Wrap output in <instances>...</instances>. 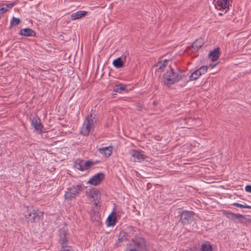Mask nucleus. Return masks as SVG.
<instances>
[{
	"instance_id": "nucleus-1",
	"label": "nucleus",
	"mask_w": 251,
	"mask_h": 251,
	"mask_svg": "<svg viewBox=\"0 0 251 251\" xmlns=\"http://www.w3.org/2000/svg\"><path fill=\"white\" fill-rule=\"evenodd\" d=\"M185 71L177 70L175 71L170 67V71H168L163 75V83L165 85L170 87L171 85L177 82L181 79L185 78Z\"/></svg>"
},
{
	"instance_id": "nucleus-2",
	"label": "nucleus",
	"mask_w": 251,
	"mask_h": 251,
	"mask_svg": "<svg viewBox=\"0 0 251 251\" xmlns=\"http://www.w3.org/2000/svg\"><path fill=\"white\" fill-rule=\"evenodd\" d=\"M23 214L28 222L33 223L39 222L43 217L44 213L38 209H33L31 206H26L24 207Z\"/></svg>"
},
{
	"instance_id": "nucleus-3",
	"label": "nucleus",
	"mask_w": 251,
	"mask_h": 251,
	"mask_svg": "<svg viewBox=\"0 0 251 251\" xmlns=\"http://www.w3.org/2000/svg\"><path fill=\"white\" fill-rule=\"evenodd\" d=\"M92 112L93 110H91L90 114L86 117L80 131V133L84 136H88L94 127L93 120L95 119V116H93Z\"/></svg>"
},
{
	"instance_id": "nucleus-4",
	"label": "nucleus",
	"mask_w": 251,
	"mask_h": 251,
	"mask_svg": "<svg viewBox=\"0 0 251 251\" xmlns=\"http://www.w3.org/2000/svg\"><path fill=\"white\" fill-rule=\"evenodd\" d=\"M83 190V185H73L68 188L64 194L65 199L66 200H72L75 199L76 196Z\"/></svg>"
},
{
	"instance_id": "nucleus-5",
	"label": "nucleus",
	"mask_w": 251,
	"mask_h": 251,
	"mask_svg": "<svg viewBox=\"0 0 251 251\" xmlns=\"http://www.w3.org/2000/svg\"><path fill=\"white\" fill-rule=\"evenodd\" d=\"M195 214L193 211L182 210L179 213V222L183 225L190 224L193 221Z\"/></svg>"
},
{
	"instance_id": "nucleus-6",
	"label": "nucleus",
	"mask_w": 251,
	"mask_h": 251,
	"mask_svg": "<svg viewBox=\"0 0 251 251\" xmlns=\"http://www.w3.org/2000/svg\"><path fill=\"white\" fill-rule=\"evenodd\" d=\"M58 232L59 236V243L61 246L67 245L68 240L66 236L68 234V229L66 224L62 228L59 229Z\"/></svg>"
},
{
	"instance_id": "nucleus-7",
	"label": "nucleus",
	"mask_w": 251,
	"mask_h": 251,
	"mask_svg": "<svg viewBox=\"0 0 251 251\" xmlns=\"http://www.w3.org/2000/svg\"><path fill=\"white\" fill-rule=\"evenodd\" d=\"M30 120L31 125L34 127L35 130L37 131V132L39 134L42 133L44 126L41 123L40 119L37 116H34L32 118H30Z\"/></svg>"
},
{
	"instance_id": "nucleus-8",
	"label": "nucleus",
	"mask_w": 251,
	"mask_h": 251,
	"mask_svg": "<svg viewBox=\"0 0 251 251\" xmlns=\"http://www.w3.org/2000/svg\"><path fill=\"white\" fill-rule=\"evenodd\" d=\"M105 175L103 173H99L90 178L88 181V183L97 186L100 184L104 179Z\"/></svg>"
},
{
	"instance_id": "nucleus-9",
	"label": "nucleus",
	"mask_w": 251,
	"mask_h": 251,
	"mask_svg": "<svg viewBox=\"0 0 251 251\" xmlns=\"http://www.w3.org/2000/svg\"><path fill=\"white\" fill-rule=\"evenodd\" d=\"M130 154L135 158L134 161L141 162L145 159V156L140 151L132 150Z\"/></svg>"
},
{
	"instance_id": "nucleus-10",
	"label": "nucleus",
	"mask_w": 251,
	"mask_h": 251,
	"mask_svg": "<svg viewBox=\"0 0 251 251\" xmlns=\"http://www.w3.org/2000/svg\"><path fill=\"white\" fill-rule=\"evenodd\" d=\"M220 54V48H217L210 51L208 56L212 62H215L219 58Z\"/></svg>"
},
{
	"instance_id": "nucleus-11",
	"label": "nucleus",
	"mask_w": 251,
	"mask_h": 251,
	"mask_svg": "<svg viewBox=\"0 0 251 251\" xmlns=\"http://www.w3.org/2000/svg\"><path fill=\"white\" fill-rule=\"evenodd\" d=\"M19 34L25 36H35L36 33L32 29L30 28H25L21 29L19 33Z\"/></svg>"
},
{
	"instance_id": "nucleus-12",
	"label": "nucleus",
	"mask_w": 251,
	"mask_h": 251,
	"mask_svg": "<svg viewBox=\"0 0 251 251\" xmlns=\"http://www.w3.org/2000/svg\"><path fill=\"white\" fill-rule=\"evenodd\" d=\"M113 147L112 146H109L102 148H99L98 151L99 152L105 157L110 156L112 152Z\"/></svg>"
},
{
	"instance_id": "nucleus-13",
	"label": "nucleus",
	"mask_w": 251,
	"mask_h": 251,
	"mask_svg": "<svg viewBox=\"0 0 251 251\" xmlns=\"http://www.w3.org/2000/svg\"><path fill=\"white\" fill-rule=\"evenodd\" d=\"M223 214L229 219L232 220L235 223H238V214H235L231 212L225 210Z\"/></svg>"
},
{
	"instance_id": "nucleus-14",
	"label": "nucleus",
	"mask_w": 251,
	"mask_h": 251,
	"mask_svg": "<svg viewBox=\"0 0 251 251\" xmlns=\"http://www.w3.org/2000/svg\"><path fill=\"white\" fill-rule=\"evenodd\" d=\"M232 2V0H218L217 5L220 6L222 9H225L229 7Z\"/></svg>"
},
{
	"instance_id": "nucleus-15",
	"label": "nucleus",
	"mask_w": 251,
	"mask_h": 251,
	"mask_svg": "<svg viewBox=\"0 0 251 251\" xmlns=\"http://www.w3.org/2000/svg\"><path fill=\"white\" fill-rule=\"evenodd\" d=\"M169 61V60L167 59L164 60L163 61H159L156 64V67H158L157 71L159 73L163 72L165 68L167 66Z\"/></svg>"
},
{
	"instance_id": "nucleus-16",
	"label": "nucleus",
	"mask_w": 251,
	"mask_h": 251,
	"mask_svg": "<svg viewBox=\"0 0 251 251\" xmlns=\"http://www.w3.org/2000/svg\"><path fill=\"white\" fill-rule=\"evenodd\" d=\"M204 41L201 38H199L196 40L192 45V47L195 49V50L198 51L203 45Z\"/></svg>"
},
{
	"instance_id": "nucleus-17",
	"label": "nucleus",
	"mask_w": 251,
	"mask_h": 251,
	"mask_svg": "<svg viewBox=\"0 0 251 251\" xmlns=\"http://www.w3.org/2000/svg\"><path fill=\"white\" fill-rule=\"evenodd\" d=\"M87 12L85 11H79L75 13L71 14V19L73 20H75L77 19H80L86 15Z\"/></svg>"
},
{
	"instance_id": "nucleus-18",
	"label": "nucleus",
	"mask_w": 251,
	"mask_h": 251,
	"mask_svg": "<svg viewBox=\"0 0 251 251\" xmlns=\"http://www.w3.org/2000/svg\"><path fill=\"white\" fill-rule=\"evenodd\" d=\"M113 91L115 92L122 93L124 91H127L126 86L123 83L116 84L114 87Z\"/></svg>"
},
{
	"instance_id": "nucleus-19",
	"label": "nucleus",
	"mask_w": 251,
	"mask_h": 251,
	"mask_svg": "<svg viewBox=\"0 0 251 251\" xmlns=\"http://www.w3.org/2000/svg\"><path fill=\"white\" fill-rule=\"evenodd\" d=\"M134 243V245L138 248L143 247L146 245L144 239L141 237H138L135 240H132Z\"/></svg>"
},
{
	"instance_id": "nucleus-20",
	"label": "nucleus",
	"mask_w": 251,
	"mask_h": 251,
	"mask_svg": "<svg viewBox=\"0 0 251 251\" xmlns=\"http://www.w3.org/2000/svg\"><path fill=\"white\" fill-rule=\"evenodd\" d=\"M107 221L108 222V226H114L116 222V214L112 212L110 215H109L107 218Z\"/></svg>"
},
{
	"instance_id": "nucleus-21",
	"label": "nucleus",
	"mask_w": 251,
	"mask_h": 251,
	"mask_svg": "<svg viewBox=\"0 0 251 251\" xmlns=\"http://www.w3.org/2000/svg\"><path fill=\"white\" fill-rule=\"evenodd\" d=\"M238 223L244 224H248L251 223V219L247 218L245 216L238 214Z\"/></svg>"
},
{
	"instance_id": "nucleus-22",
	"label": "nucleus",
	"mask_w": 251,
	"mask_h": 251,
	"mask_svg": "<svg viewBox=\"0 0 251 251\" xmlns=\"http://www.w3.org/2000/svg\"><path fill=\"white\" fill-rule=\"evenodd\" d=\"M125 64V63L119 57L114 59L113 61V66L118 69L123 67Z\"/></svg>"
},
{
	"instance_id": "nucleus-23",
	"label": "nucleus",
	"mask_w": 251,
	"mask_h": 251,
	"mask_svg": "<svg viewBox=\"0 0 251 251\" xmlns=\"http://www.w3.org/2000/svg\"><path fill=\"white\" fill-rule=\"evenodd\" d=\"M100 163L99 161H93L92 160H87L84 163V169L87 170L90 169L92 166Z\"/></svg>"
},
{
	"instance_id": "nucleus-24",
	"label": "nucleus",
	"mask_w": 251,
	"mask_h": 251,
	"mask_svg": "<svg viewBox=\"0 0 251 251\" xmlns=\"http://www.w3.org/2000/svg\"><path fill=\"white\" fill-rule=\"evenodd\" d=\"M201 73H199L198 70L195 71L190 76L189 80H194L197 79L201 76Z\"/></svg>"
},
{
	"instance_id": "nucleus-25",
	"label": "nucleus",
	"mask_w": 251,
	"mask_h": 251,
	"mask_svg": "<svg viewBox=\"0 0 251 251\" xmlns=\"http://www.w3.org/2000/svg\"><path fill=\"white\" fill-rule=\"evenodd\" d=\"M99 193V191L98 190V189L94 188L93 189H91L89 190L88 194H89V195L90 196H91V198L94 199L97 197Z\"/></svg>"
},
{
	"instance_id": "nucleus-26",
	"label": "nucleus",
	"mask_w": 251,
	"mask_h": 251,
	"mask_svg": "<svg viewBox=\"0 0 251 251\" xmlns=\"http://www.w3.org/2000/svg\"><path fill=\"white\" fill-rule=\"evenodd\" d=\"M20 23L21 20L20 19L13 17L11 20L10 25L11 26H16L18 25Z\"/></svg>"
},
{
	"instance_id": "nucleus-27",
	"label": "nucleus",
	"mask_w": 251,
	"mask_h": 251,
	"mask_svg": "<svg viewBox=\"0 0 251 251\" xmlns=\"http://www.w3.org/2000/svg\"><path fill=\"white\" fill-rule=\"evenodd\" d=\"M81 162H82V160H80L79 162H75L74 165V167L78 170L83 171L85 170L84 165L82 166L81 163Z\"/></svg>"
},
{
	"instance_id": "nucleus-28",
	"label": "nucleus",
	"mask_w": 251,
	"mask_h": 251,
	"mask_svg": "<svg viewBox=\"0 0 251 251\" xmlns=\"http://www.w3.org/2000/svg\"><path fill=\"white\" fill-rule=\"evenodd\" d=\"M201 251H212L211 245L206 244H203L201 246Z\"/></svg>"
},
{
	"instance_id": "nucleus-29",
	"label": "nucleus",
	"mask_w": 251,
	"mask_h": 251,
	"mask_svg": "<svg viewBox=\"0 0 251 251\" xmlns=\"http://www.w3.org/2000/svg\"><path fill=\"white\" fill-rule=\"evenodd\" d=\"M232 205L235 206L240 207V208H245L251 209V206L247 205L246 204H240V203H239L237 202H235Z\"/></svg>"
},
{
	"instance_id": "nucleus-30",
	"label": "nucleus",
	"mask_w": 251,
	"mask_h": 251,
	"mask_svg": "<svg viewBox=\"0 0 251 251\" xmlns=\"http://www.w3.org/2000/svg\"><path fill=\"white\" fill-rule=\"evenodd\" d=\"M127 240V239L125 235V233H121L118 239V242L121 243L125 240L126 241Z\"/></svg>"
},
{
	"instance_id": "nucleus-31",
	"label": "nucleus",
	"mask_w": 251,
	"mask_h": 251,
	"mask_svg": "<svg viewBox=\"0 0 251 251\" xmlns=\"http://www.w3.org/2000/svg\"><path fill=\"white\" fill-rule=\"evenodd\" d=\"M129 56V52L127 51L124 52L122 55L121 57H119L122 60L124 61V63H126V61L127 58Z\"/></svg>"
},
{
	"instance_id": "nucleus-32",
	"label": "nucleus",
	"mask_w": 251,
	"mask_h": 251,
	"mask_svg": "<svg viewBox=\"0 0 251 251\" xmlns=\"http://www.w3.org/2000/svg\"><path fill=\"white\" fill-rule=\"evenodd\" d=\"M60 251H73V250L71 246H68L67 245H64L61 246Z\"/></svg>"
},
{
	"instance_id": "nucleus-33",
	"label": "nucleus",
	"mask_w": 251,
	"mask_h": 251,
	"mask_svg": "<svg viewBox=\"0 0 251 251\" xmlns=\"http://www.w3.org/2000/svg\"><path fill=\"white\" fill-rule=\"evenodd\" d=\"M208 69V67L206 66H203L201 67L200 68L197 69L199 73H201V75L205 74Z\"/></svg>"
},
{
	"instance_id": "nucleus-34",
	"label": "nucleus",
	"mask_w": 251,
	"mask_h": 251,
	"mask_svg": "<svg viewBox=\"0 0 251 251\" xmlns=\"http://www.w3.org/2000/svg\"><path fill=\"white\" fill-rule=\"evenodd\" d=\"M7 11V9L5 7V5L0 4V14L4 13Z\"/></svg>"
},
{
	"instance_id": "nucleus-35",
	"label": "nucleus",
	"mask_w": 251,
	"mask_h": 251,
	"mask_svg": "<svg viewBox=\"0 0 251 251\" xmlns=\"http://www.w3.org/2000/svg\"><path fill=\"white\" fill-rule=\"evenodd\" d=\"M15 4L14 2L11 3L9 4H4L5 5V7L8 10V9L11 8Z\"/></svg>"
},
{
	"instance_id": "nucleus-36",
	"label": "nucleus",
	"mask_w": 251,
	"mask_h": 251,
	"mask_svg": "<svg viewBox=\"0 0 251 251\" xmlns=\"http://www.w3.org/2000/svg\"><path fill=\"white\" fill-rule=\"evenodd\" d=\"M245 190L248 192L251 193V185H247L245 187Z\"/></svg>"
},
{
	"instance_id": "nucleus-37",
	"label": "nucleus",
	"mask_w": 251,
	"mask_h": 251,
	"mask_svg": "<svg viewBox=\"0 0 251 251\" xmlns=\"http://www.w3.org/2000/svg\"><path fill=\"white\" fill-rule=\"evenodd\" d=\"M218 64V63H215V64H210L208 66H207L209 68H210L211 69H213V68H214Z\"/></svg>"
},
{
	"instance_id": "nucleus-38",
	"label": "nucleus",
	"mask_w": 251,
	"mask_h": 251,
	"mask_svg": "<svg viewBox=\"0 0 251 251\" xmlns=\"http://www.w3.org/2000/svg\"><path fill=\"white\" fill-rule=\"evenodd\" d=\"M128 251H138L137 250H136L135 249H129Z\"/></svg>"
},
{
	"instance_id": "nucleus-39",
	"label": "nucleus",
	"mask_w": 251,
	"mask_h": 251,
	"mask_svg": "<svg viewBox=\"0 0 251 251\" xmlns=\"http://www.w3.org/2000/svg\"><path fill=\"white\" fill-rule=\"evenodd\" d=\"M157 104V102L156 101L153 102V105L156 106Z\"/></svg>"
},
{
	"instance_id": "nucleus-40",
	"label": "nucleus",
	"mask_w": 251,
	"mask_h": 251,
	"mask_svg": "<svg viewBox=\"0 0 251 251\" xmlns=\"http://www.w3.org/2000/svg\"><path fill=\"white\" fill-rule=\"evenodd\" d=\"M219 15L220 16H222V15H223V14H222V13H219Z\"/></svg>"
},
{
	"instance_id": "nucleus-41",
	"label": "nucleus",
	"mask_w": 251,
	"mask_h": 251,
	"mask_svg": "<svg viewBox=\"0 0 251 251\" xmlns=\"http://www.w3.org/2000/svg\"><path fill=\"white\" fill-rule=\"evenodd\" d=\"M94 203H95V204L96 205H97V204H97V203L96 201H95V202H94Z\"/></svg>"
}]
</instances>
